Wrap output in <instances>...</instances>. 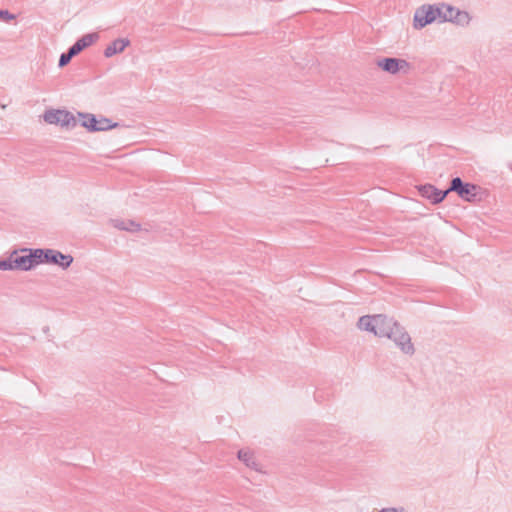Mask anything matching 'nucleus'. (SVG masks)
<instances>
[{"label": "nucleus", "instance_id": "6ab92c4d", "mask_svg": "<svg viewBox=\"0 0 512 512\" xmlns=\"http://www.w3.org/2000/svg\"><path fill=\"white\" fill-rule=\"evenodd\" d=\"M0 270H4V271L14 270L11 256H9L7 259L0 260Z\"/></svg>", "mask_w": 512, "mask_h": 512}, {"label": "nucleus", "instance_id": "4be33fe9", "mask_svg": "<svg viewBox=\"0 0 512 512\" xmlns=\"http://www.w3.org/2000/svg\"><path fill=\"white\" fill-rule=\"evenodd\" d=\"M378 512H406V509L402 506L398 507H385L379 510Z\"/></svg>", "mask_w": 512, "mask_h": 512}, {"label": "nucleus", "instance_id": "412c9836", "mask_svg": "<svg viewBox=\"0 0 512 512\" xmlns=\"http://www.w3.org/2000/svg\"><path fill=\"white\" fill-rule=\"evenodd\" d=\"M82 47L80 46V44H78L77 42H75L69 49H68V52L74 57L76 56L77 54H79L81 51H82Z\"/></svg>", "mask_w": 512, "mask_h": 512}, {"label": "nucleus", "instance_id": "9d476101", "mask_svg": "<svg viewBox=\"0 0 512 512\" xmlns=\"http://www.w3.org/2000/svg\"><path fill=\"white\" fill-rule=\"evenodd\" d=\"M130 45L127 38H118L111 42L104 50V56L110 58L116 54L122 53Z\"/></svg>", "mask_w": 512, "mask_h": 512}, {"label": "nucleus", "instance_id": "39448f33", "mask_svg": "<svg viewBox=\"0 0 512 512\" xmlns=\"http://www.w3.org/2000/svg\"><path fill=\"white\" fill-rule=\"evenodd\" d=\"M377 65L390 74H396L400 71L408 72L410 65L404 59L383 58L377 62Z\"/></svg>", "mask_w": 512, "mask_h": 512}, {"label": "nucleus", "instance_id": "f03ea898", "mask_svg": "<svg viewBox=\"0 0 512 512\" xmlns=\"http://www.w3.org/2000/svg\"><path fill=\"white\" fill-rule=\"evenodd\" d=\"M43 119L46 123L59 124L66 128H73L77 124L76 117L71 112L66 110H47L43 115Z\"/></svg>", "mask_w": 512, "mask_h": 512}, {"label": "nucleus", "instance_id": "aec40b11", "mask_svg": "<svg viewBox=\"0 0 512 512\" xmlns=\"http://www.w3.org/2000/svg\"><path fill=\"white\" fill-rule=\"evenodd\" d=\"M16 16L14 14H11L8 10H2L0 9V19L5 22H10L14 20Z\"/></svg>", "mask_w": 512, "mask_h": 512}, {"label": "nucleus", "instance_id": "f3484780", "mask_svg": "<svg viewBox=\"0 0 512 512\" xmlns=\"http://www.w3.org/2000/svg\"><path fill=\"white\" fill-rule=\"evenodd\" d=\"M98 38H99V35L97 33H89V34L83 35L76 42L78 44H80L82 49H85L86 47L92 45Z\"/></svg>", "mask_w": 512, "mask_h": 512}, {"label": "nucleus", "instance_id": "f8f14e48", "mask_svg": "<svg viewBox=\"0 0 512 512\" xmlns=\"http://www.w3.org/2000/svg\"><path fill=\"white\" fill-rule=\"evenodd\" d=\"M31 256L32 265L35 266L46 262L47 249H21L20 253H27Z\"/></svg>", "mask_w": 512, "mask_h": 512}, {"label": "nucleus", "instance_id": "7ed1b4c3", "mask_svg": "<svg viewBox=\"0 0 512 512\" xmlns=\"http://www.w3.org/2000/svg\"><path fill=\"white\" fill-rule=\"evenodd\" d=\"M388 338L393 340V342L401 349L403 353L408 355L414 354L415 350L409 334L398 323L392 332H390Z\"/></svg>", "mask_w": 512, "mask_h": 512}, {"label": "nucleus", "instance_id": "0eeeda50", "mask_svg": "<svg viewBox=\"0 0 512 512\" xmlns=\"http://www.w3.org/2000/svg\"><path fill=\"white\" fill-rule=\"evenodd\" d=\"M419 193L422 197L427 198L433 204H438L444 200L448 191L439 190L431 184H425L419 187Z\"/></svg>", "mask_w": 512, "mask_h": 512}, {"label": "nucleus", "instance_id": "a211bd4d", "mask_svg": "<svg viewBox=\"0 0 512 512\" xmlns=\"http://www.w3.org/2000/svg\"><path fill=\"white\" fill-rule=\"evenodd\" d=\"M72 58H73V56L68 51L66 53H62L59 58V63H58L59 67L66 66L71 61Z\"/></svg>", "mask_w": 512, "mask_h": 512}, {"label": "nucleus", "instance_id": "ddd939ff", "mask_svg": "<svg viewBox=\"0 0 512 512\" xmlns=\"http://www.w3.org/2000/svg\"><path fill=\"white\" fill-rule=\"evenodd\" d=\"M78 117L81 121V126L86 128L89 132H97L96 128V117L90 113H78Z\"/></svg>", "mask_w": 512, "mask_h": 512}, {"label": "nucleus", "instance_id": "423d86ee", "mask_svg": "<svg viewBox=\"0 0 512 512\" xmlns=\"http://www.w3.org/2000/svg\"><path fill=\"white\" fill-rule=\"evenodd\" d=\"M397 325L392 318H388L385 315L377 314L375 315V335L379 337H387L390 335V332Z\"/></svg>", "mask_w": 512, "mask_h": 512}, {"label": "nucleus", "instance_id": "f257e3e1", "mask_svg": "<svg viewBox=\"0 0 512 512\" xmlns=\"http://www.w3.org/2000/svg\"><path fill=\"white\" fill-rule=\"evenodd\" d=\"M471 20L468 12L459 10L448 4H425L416 9L413 26L422 29L433 22H452L460 26H467Z\"/></svg>", "mask_w": 512, "mask_h": 512}, {"label": "nucleus", "instance_id": "4468645a", "mask_svg": "<svg viewBox=\"0 0 512 512\" xmlns=\"http://www.w3.org/2000/svg\"><path fill=\"white\" fill-rule=\"evenodd\" d=\"M111 222L119 230L134 232L140 229V225L132 220L114 219Z\"/></svg>", "mask_w": 512, "mask_h": 512}, {"label": "nucleus", "instance_id": "2eb2a0df", "mask_svg": "<svg viewBox=\"0 0 512 512\" xmlns=\"http://www.w3.org/2000/svg\"><path fill=\"white\" fill-rule=\"evenodd\" d=\"M375 315H365L359 318L358 328L375 334Z\"/></svg>", "mask_w": 512, "mask_h": 512}, {"label": "nucleus", "instance_id": "20e7f679", "mask_svg": "<svg viewBox=\"0 0 512 512\" xmlns=\"http://www.w3.org/2000/svg\"><path fill=\"white\" fill-rule=\"evenodd\" d=\"M477 187L470 183H464L459 177L453 178L448 193L456 192L461 198L470 201L476 196Z\"/></svg>", "mask_w": 512, "mask_h": 512}, {"label": "nucleus", "instance_id": "9b49d317", "mask_svg": "<svg viewBox=\"0 0 512 512\" xmlns=\"http://www.w3.org/2000/svg\"><path fill=\"white\" fill-rule=\"evenodd\" d=\"M238 459L242 461L247 467L257 471L263 472L260 464L257 462L254 453L248 449H241L238 451Z\"/></svg>", "mask_w": 512, "mask_h": 512}, {"label": "nucleus", "instance_id": "1a4fd4ad", "mask_svg": "<svg viewBox=\"0 0 512 512\" xmlns=\"http://www.w3.org/2000/svg\"><path fill=\"white\" fill-rule=\"evenodd\" d=\"M12 264L14 270L28 271L31 270L34 266L32 265L31 256L29 252L20 253L17 250L13 251L11 254Z\"/></svg>", "mask_w": 512, "mask_h": 512}, {"label": "nucleus", "instance_id": "6e6552de", "mask_svg": "<svg viewBox=\"0 0 512 512\" xmlns=\"http://www.w3.org/2000/svg\"><path fill=\"white\" fill-rule=\"evenodd\" d=\"M73 262V257L69 254H63L58 250L47 249V257L45 263L59 265L63 269L68 268Z\"/></svg>", "mask_w": 512, "mask_h": 512}, {"label": "nucleus", "instance_id": "dca6fc26", "mask_svg": "<svg viewBox=\"0 0 512 512\" xmlns=\"http://www.w3.org/2000/svg\"><path fill=\"white\" fill-rule=\"evenodd\" d=\"M96 122H97L96 123L97 132L98 131H107V130L114 129L119 126L118 123L112 122L111 119L106 118V117H101L99 119L96 118Z\"/></svg>", "mask_w": 512, "mask_h": 512}]
</instances>
